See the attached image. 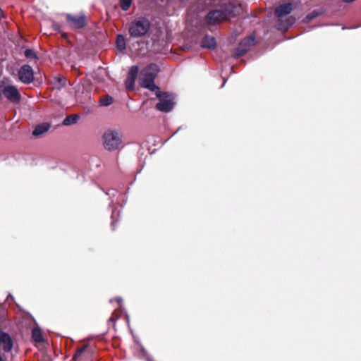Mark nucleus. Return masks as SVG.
<instances>
[{"instance_id":"1","label":"nucleus","mask_w":361,"mask_h":361,"mask_svg":"<svg viewBox=\"0 0 361 361\" xmlns=\"http://www.w3.org/2000/svg\"><path fill=\"white\" fill-rule=\"evenodd\" d=\"M159 71L156 63H150L140 72V84L143 88L156 92L160 88L154 84V79Z\"/></svg>"},{"instance_id":"2","label":"nucleus","mask_w":361,"mask_h":361,"mask_svg":"<svg viewBox=\"0 0 361 361\" xmlns=\"http://www.w3.org/2000/svg\"><path fill=\"white\" fill-rule=\"evenodd\" d=\"M292 10L291 3L281 4L275 8V14L279 18L276 24L278 30L286 31L293 24L295 20L293 17H289L286 20L282 19L283 17L290 13Z\"/></svg>"},{"instance_id":"3","label":"nucleus","mask_w":361,"mask_h":361,"mask_svg":"<svg viewBox=\"0 0 361 361\" xmlns=\"http://www.w3.org/2000/svg\"><path fill=\"white\" fill-rule=\"evenodd\" d=\"M150 23L144 17L135 18L129 25L128 31L133 37H142L145 36L150 29Z\"/></svg>"},{"instance_id":"4","label":"nucleus","mask_w":361,"mask_h":361,"mask_svg":"<svg viewBox=\"0 0 361 361\" xmlns=\"http://www.w3.org/2000/svg\"><path fill=\"white\" fill-rule=\"evenodd\" d=\"M104 147L108 151H116L122 147L121 135L117 131L108 130L102 137Z\"/></svg>"},{"instance_id":"5","label":"nucleus","mask_w":361,"mask_h":361,"mask_svg":"<svg viewBox=\"0 0 361 361\" xmlns=\"http://www.w3.org/2000/svg\"><path fill=\"white\" fill-rule=\"evenodd\" d=\"M156 97L159 102L156 104L155 108L161 112L171 111L175 105L173 97L167 92H161L160 90L155 92Z\"/></svg>"},{"instance_id":"6","label":"nucleus","mask_w":361,"mask_h":361,"mask_svg":"<svg viewBox=\"0 0 361 361\" xmlns=\"http://www.w3.org/2000/svg\"><path fill=\"white\" fill-rule=\"evenodd\" d=\"M95 348L90 344H85L78 347L73 355V361H97L94 357Z\"/></svg>"},{"instance_id":"7","label":"nucleus","mask_w":361,"mask_h":361,"mask_svg":"<svg viewBox=\"0 0 361 361\" xmlns=\"http://www.w3.org/2000/svg\"><path fill=\"white\" fill-rule=\"evenodd\" d=\"M18 76L19 80L25 85L31 84L35 80L34 71L28 64H24L19 68Z\"/></svg>"},{"instance_id":"8","label":"nucleus","mask_w":361,"mask_h":361,"mask_svg":"<svg viewBox=\"0 0 361 361\" xmlns=\"http://www.w3.org/2000/svg\"><path fill=\"white\" fill-rule=\"evenodd\" d=\"M66 19L68 25L73 29H80L87 25L86 16L84 13L80 16L68 13L66 15Z\"/></svg>"},{"instance_id":"9","label":"nucleus","mask_w":361,"mask_h":361,"mask_svg":"<svg viewBox=\"0 0 361 361\" xmlns=\"http://www.w3.org/2000/svg\"><path fill=\"white\" fill-rule=\"evenodd\" d=\"M2 93L4 97L13 104H18L21 100V94L18 88L12 85H8L3 87Z\"/></svg>"},{"instance_id":"10","label":"nucleus","mask_w":361,"mask_h":361,"mask_svg":"<svg viewBox=\"0 0 361 361\" xmlns=\"http://www.w3.org/2000/svg\"><path fill=\"white\" fill-rule=\"evenodd\" d=\"M225 19V16L220 9L210 11L206 16V22L209 25H215L221 23Z\"/></svg>"},{"instance_id":"11","label":"nucleus","mask_w":361,"mask_h":361,"mask_svg":"<svg viewBox=\"0 0 361 361\" xmlns=\"http://www.w3.org/2000/svg\"><path fill=\"white\" fill-rule=\"evenodd\" d=\"M201 47L208 49H214L216 47V39L209 35H206L201 41Z\"/></svg>"},{"instance_id":"12","label":"nucleus","mask_w":361,"mask_h":361,"mask_svg":"<svg viewBox=\"0 0 361 361\" xmlns=\"http://www.w3.org/2000/svg\"><path fill=\"white\" fill-rule=\"evenodd\" d=\"M221 12L225 16L226 20H228L231 17H233L235 16V6H234V4H233L231 3L224 4L221 6Z\"/></svg>"},{"instance_id":"13","label":"nucleus","mask_w":361,"mask_h":361,"mask_svg":"<svg viewBox=\"0 0 361 361\" xmlns=\"http://www.w3.org/2000/svg\"><path fill=\"white\" fill-rule=\"evenodd\" d=\"M51 125L49 123H42L35 126L32 134L35 137H39L47 133L50 129Z\"/></svg>"},{"instance_id":"14","label":"nucleus","mask_w":361,"mask_h":361,"mask_svg":"<svg viewBox=\"0 0 361 361\" xmlns=\"http://www.w3.org/2000/svg\"><path fill=\"white\" fill-rule=\"evenodd\" d=\"M255 44V37L254 36H249L245 38H244L240 43L239 46L242 47L243 49H245V52L247 53L250 47L253 46Z\"/></svg>"},{"instance_id":"15","label":"nucleus","mask_w":361,"mask_h":361,"mask_svg":"<svg viewBox=\"0 0 361 361\" xmlns=\"http://www.w3.org/2000/svg\"><path fill=\"white\" fill-rule=\"evenodd\" d=\"M54 87L60 90L66 85V79L63 77H54L52 81Z\"/></svg>"},{"instance_id":"16","label":"nucleus","mask_w":361,"mask_h":361,"mask_svg":"<svg viewBox=\"0 0 361 361\" xmlns=\"http://www.w3.org/2000/svg\"><path fill=\"white\" fill-rule=\"evenodd\" d=\"M116 46L118 50L120 51H122L126 49V39L123 35H118L116 37Z\"/></svg>"},{"instance_id":"17","label":"nucleus","mask_w":361,"mask_h":361,"mask_svg":"<svg viewBox=\"0 0 361 361\" xmlns=\"http://www.w3.org/2000/svg\"><path fill=\"white\" fill-rule=\"evenodd\" d=\"M79 119V116L77 114H71L67 116L63 121L62 123L63 126H70L77 123Z\"/></svg>"},{"instance_id":"18","label":"nucleus","mask_w":361,"mask_h":361,"mask_svg":"<svg viewBox=\"0 0 361 361\" xmlns=\"http://www.w3.org/2000/svg\"><path fill=\"white\" fill-rule=\"evenodd\" d=\"M32 338L37 343H41L43 340L42 334L40 329L35 328L32 331Z\"/></svg>"},{"instance_id":"19","label":"nucleus","mask_w":361,"mask_h":361,"mask_svg":"<svg viewBox=\"0 0 361 361\" xmlns=\"http://www.w3.org/2000/svg\"><path fill=\"white\" fill-rule=\"evenodd\" d=\"M138 67L137 66H133L128 72V77L129 80H135L137 76Z\"/></svg>"},{"instance_id":"20","label":"nucleus","mask_w":361,"mask_h":361,"mask_svg":"<svg viewBox=\"0 0 361 361\" xmlns=\"http://www.w3.org/2000/svg\"><path fill=\"white\" fill-rule=\"evenodd\" d=\"M245 54V49H243L239 45L232 51V56L235 59H238Z\"/></svg>"},{"instance_id":"21","label":"nucleus","mask_w":361,"mask_h":361,"mask_svg":"<svg viewBox=\"0 0 361 361\" xmlns=\"http://www.w3.org/2000/svg\"><path fill=\"white\" fill-rule=\"evenodd\" d=\"M24 55L28 59H38L37 54L31 49H26L24 51Z\"/></svg>"},{"instance_id":"22","label":"nucleus","mask_w":361,"mask_h":361,"mask_svg":"<svg viewBox=\"0 0 361 361\" xmlns=\"http://www.w3.org/2000/svg\"><path fill=\"white\" fill-rule=\"evenodd\" d=\"M132 0H120V6L123 11H128L131 6Z\"/></svg>"},{"instance_id":"23","label":"nucleus","mask_w":361,"mask_h":361,"mask_svg":"<svg viewBox=\"0 0 361 361\" xmlns=\"http://www.w3.org/2000/svg\"><path fill=\"white\" fill-rule=\"evenodd\" d=\"M100 103L102 106H109L113 103V98L106 95L100 99Z\"/></svg>"},{"instance_id":"24","label":"nucleus","mask_w":361,"mask_h":361,"mask_svg":"<svg viewBox=\"0 0 361 361\" xmlns=\"http://www.w3.org/2000/svg\"><path fill=\"white\" fill-rule=\"evenodd\" d=\"M319 15V13L317 11H313L310 13L307 14L305 17L306 20L307 22L312 20L314 18L317 17Z\"/></svg>"},{"instance_id":"25","label":"nucleus","mask_w":361,"mask_h":361,"mask_svg":"<svg viewBox=\"0 0 361 361\" xmlns=\"http://www.w3.org/2000/svg\"><path fill=\"white\" fill-rule=\"evenodd\" d=\"M135 80H129L128 78H127L126 81V89L128 90H133L135 88Z\"/></svg>"},{"instance_id":"26","label":"nucleus","mask_w":361,"mask_h":361,"mask_svg":"<svg viewBox=\"0 0 361 361\" xmlns=\"http://www.w3.org/2000/svg\"><path fill=\"white\" fill-rule=\"evenodd\" d=\"M4 18V14L2 9L0 8V20Z\"/></svg>"},{"instance_id":"27","label":"nucleus","mask_w":361,"mask_h":361,"mask_svg":"<svg viewBox=\"0 0 361 361\" xmlns=\"http://www.w3.org/2000/svg\"><path fill=\"white\" fill-rule=\"evenodd\" d=\"M116 318H115L114 316H111L109 319V322H113L114 323L115 321H116Z\"/></svg>"},{"instance_id":"28","label":"nucleus","mask_w":361,"mask_h":361,"mask_svg":"<svg viewBox=\"0 0 361 361\" xmlns=\"http://www.w3.org/2000/svg\"><path fill=\"white\" fill-rule=\"evenodd\" d=\"M1 94H2V90H1V87L0 86V99L1 98Z\"/></svg>"},{"instance_id":"29","label":"nucleus","mask_w":361,"mask_h":361,"mask_svg":"<svg viewBox=\"0 0 361 361\" xmlns=\"http://www.w3.org/2000/svg\"><path fill=\"white\" fill-rule=\"evenodd\" d=\"M142 352L143 353H145V350L144 349V348H142Z\"/></svg>"},{"instance_id":"30","label":"nucleus","mask_w":361,"mask_h":361,"mask_svg":"<svg viewBox=\"0 0 361 361\" xmlns=\"http://www.w3.org/2000/svg\"><path fill=\"white\" fill-rule=\"evenodd\" d=\"M148 361H152V360H150V359H148Z\"/></svg>"}]
</instances>
